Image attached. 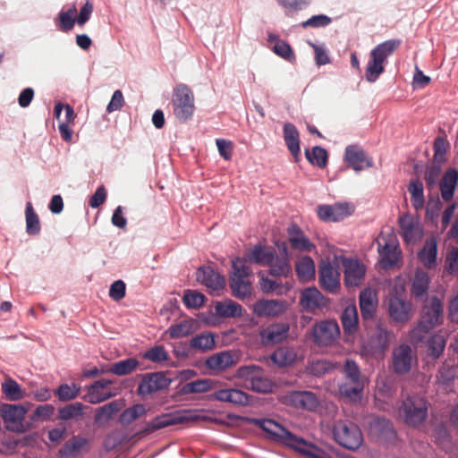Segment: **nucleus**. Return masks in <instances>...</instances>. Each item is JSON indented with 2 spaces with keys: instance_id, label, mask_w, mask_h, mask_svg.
I'll list each match as a JSON object with an SVG mask.
<instances>
[{
  "instance_id": "obj_19",
  "label": "nucleus",
  "mask_w": 458,
  "mask_h": 458,
  "mask_svg": "<svg viewBox=\"0 0 458 458\" xmlns=\"http://www.w3.org/2000/svg\"><path fill=\"white\" fill-rule=\"evenodd\" d=\"M340 330L335 321H321L313 327V337L317 344L328 345L339 335Z\"/></svg>"
},
{
  "instance_id": "obj_23",
  "label": "nucleus",
  "mask_w": 458,
  "mask_h": 458,
  "mask_svg": "<svg viewBox=\"0 0 458 458\" xmlns=\"http://www.w3.org/2000/svg\"><path fill=\"white\" fill-rule=\"evenodd\" d=\"M288 308L286 301L260 300L254 305V311L259 317H278Z\"/></svg>"
},
{
  "instance_id": "obj_15",
  "label": "nucleus",
  "mask_w": 458,
  "mask_h": 458,
  "mask_svg": "<svg viewBox=\"0 0 458 458\" xmlns=\"http://www.w3.org/2000/svg\"><path fill=\"white\" fill-rule=\"evenodd\" d=\"M290 326L286 322H277L268 325L260 333V339L264 345L279 344L288 337Z\"/></svg>"
},
{
  "instance_id": "obj_28",
  "label": "nucleus",
  "mask_w": 458,
  "mask_h": 458,
  "mask_svg": "<svg viewBox=\"0 0 458 458\" xmlns=\"http://www.w3.org/2000/svg\"><path fill=\"white\" fill-rule=\"evenodd\" d=\"M360 309L361 317L364 320L371 319L376 312L377 299L376 293L371 289H365L360 292Z\"/></svg>"
},
{
  "instance_id": "obj_26",
  "label": "nucleus",
  "mask_w": 458,
  "mask_h": 458,
  "mask_svg": "<svg viewBox=\"0 0 458 458\" xmlns=\"http://www.w3.org/2000/svg\"><path fill=\"white\" fill-rule=\"evenodd\" d=\"M214 399L227 402L235 405L246 406L250 403V396L245 392L234 388H224L214 392Z\"/></svg>"
},
{
  "instance_id": "obj_3",
  "label": "nucleus",
  "mask_w": 458,
  "mask_h": 458,
  "mask_svg": "<svg viewBox=\"0 0 458 458\" xmlns=\"http://www.w3.org/2000/svg\"><path fill=\"white\" fill-rule=\"evenodd\" d=\"M253 272L246 260L242 258H236L233 260V271L229 277V284L232 294L243 300L250 297L252 293Z\"/></svg>"
},
{
  "instance_id": "obj_21",
  "label": "nucleus",
  "mask_w": 458,
  "mask_h": 458,
  "mask_svg": "<svg viewBox=\"0 0 458 458\" xmlns=\"http://www.w3.org/2000/svg\"><path fill=\"white\" fill-rule=\"evenodd\" d=\"M112 384V380L106 378L95 381L88 388V392L85 396L86 401L96 404L111 398L114 396V394L110 390Z\"/></svg>"
},
{
  "instance_id": "obj_6",
  "label": "nucleus",
  "mask_w": 458,
  "mask_h": 458,
  "mask_svg": "<svg viewBox=\"0 0 458 458\" xmlns=\"http://www.w3.org/2000/svg\"><path fill=\"white\" fill-rule=\"evenodd\" d=\"M335 441L342 446L355 450L362 444V434L359 427L347 420L337 421L333 428Z\"/></svg>"
},
{
  "instance_id": "obj_44",
  "label": "nucleus",
  "mask_w": 458,
  "mask_h": 458,
  "mask_svg": "<svg viewBox=\"0 0 458 458\" xmlns=\"http://www.w3.org/2000/svg\"><path fill=\"white\" fill-rule=\"evenodd\" d=\"M190 346L202 352L212 350L216 346L215 335L210 332L201 333L191 338Z\"/></svg>"
},
{
  "instance_id": "obj_38",
  "label": "nucleus",
  "mask_w": 458,
  "mask_h": 458,
  "mask_svg": "<svg viewBox=\"0 0 458 458\" xmlns=\"http://www.w3.org/2000/svg\"><path fill=\"white\" fill-rule=\"evenodd\" d=\"M446 344L445 338L439 334H435L426 341V353L428 358L436 360L443 354Z\"/></svg>"
},
{
  "instance_id": "obj_20",
  "label": "nucleus",
  "mask_w": 458,
  "mask_h": 458,
  "mask_svg": "<svg viewBox=\"0 0 458 458\" xmlns=\"http://www.w3.org/2000/svg\"><path fill=\"white\" fill-rule=\"evenodd\" d=\"M401 235L407 243H415L423 236V228L420 223L409 215L399 218Z\"/></svg>"
},
{
  "instance_id": "obj_14",
  "label": "nucleus",
  "mask_w": 458,
  "mask_h": 458,
  "mask_svg": "<svg viewBox=\"0 0 458 458\" xmlns=\"http://www.w3.org/2000/svg\"><path fill=\"white\" fill-rule=\"evenodd\" d=\"M353 211V206L348 203L321 205L318 208V216L323 221L337 222L351 216Z\"/></svg>"
},
{
  "instance_id": "obj_43",
  "label": "nucleus",
  "mask_w": 458,
  "mask_h": 458,
  "mask_svg": "<svg viewBox=\"0 0 458 458\" xmlns=\"http://www.w3.org/2000/svg\"><path fill=\"white\" fill-rule=\"evenodd\" d=\"M297 359V352L293 347L282 346L271 355V360L280 367L292 364Z\"/></svg>"
},
{
  "instance_id": "obj_25",
  "label": "nucleus",
  "mask_w": 458,
  "mask_h": 458,
  "mask_svg": "<svg viewBox=\"0 0 458 458\" xmlns=\"http://www.w3.org/2000/svg\"><path fill=\"white\" fill-rule=\"evenodd\" d=\"M344 282L347 286H358L365 276V268L358 260L346 259L343 261Z\"/></svg>"
},
{
  "instance_id": "obj_5",
  "label": "nucleus",
  "mask_w": 458,
  "mask_h": 458,
  "mask_svg": "<svg viewBox=\"0 0 458 458\" xmlns=\"http://www.w3.org/2000/svg\"><path fill=\"white\" fill-rule=\"evenodd\" d=\"M399 414L406 425L417 428L428 418V403L420 396H408L403 401L399 408Z\"/></svg>"
},
{
  "instance_id": "obj_31",
  "label": "nucleus",
  "mask_w": 458,
  "mask_h": 458,
  "mask_svg": "<svg viewBox=\"0 0 458 458\" xmlns=\"http://www.w3.org/2000/svg\"><path fill=\"white\" fill-rule=\"evenodd\" d=\"M258 276L259 278L260 289L265 293H275L277 295H283L285 294L291 288L290 284H283L278 282L276 279H271L262 271L258 273Z\"/></svg>"
},
{
  "instance_id": "obj_8",
  "label": "nucleus",
  "mask_w": 458,
  "mask_h": 458,
  "mask_svg": "<svg viewBox=\"0 0 458 458\" xmlns=\"http://www.w3.org/2000/svg\"><path fill=\"white\" fill-rule=\"evenodd\" d=\"M416 362L415 352L410 345L402 344L393 350L390 369L397 375H405L411 370Z\"/></svg>"
},
{
  "instance_id": "obj_60",
  "label": "nucleus",
  "mask_w": 458,
  "mask_h": 458,
  "mask_svg": "<svg viewBox=\"0 0 458 458\" xmlns=\"http://www.w3.org/2000/svg\"><path fill=\"white\" fill-rule=\"evenodd\" d=\"M119 406L115 402L109 403L97 409L95 414V421L99 423L104 420H108L114 414L118 412Z\"/></svg>"
},
{
  "instance_id": "obj_36",
  "label": "nucleus",
  "mask_w": 458,
  "mask_h": 458,
  "mask_svg": "<svg viewBox=\"0 0 458 458\" xmlns=\"http://www.w3.org/2000/svg\"><path fill=\"white\" fill-rule=\"evenodd\" d=\"M437 255V242L435 237H429L422 250L419 253V258L425 267L431 268L436 265Z\"/></svg>"
},
{
  "instance_id": "obj_22",
  "label": "nucleus",
  "mask_w": 458,
  "mask_h": 458,
  "mask_svg": "<svg viewBox=\"0 0 458 458\" xmlns=\"http://www.w3.org/2000/svg\"><path fill=\"white\" fill-rule=\"evenodd\" d=\"M287 234L288 242L293 250L301 252H310L316 248L302 230L295 224H292L287 228Z\"/></svg>"
},
{
  "instance_id": "obj_51",
  "label": "nucleus",
  "mask_w": 458,
  "mask_h": 458,
  "mask_svg": "<svg viewBox=\"0 0 458 458\" xmlns=\"http://www.w3.org/2000/svg\"><path fill=\"white\" fill-rule=\"evenodd\" d=\"M26 232L30 235H35L39 233L41 226L38 216L34 211L33 207L30 202H28L26 205Z\"/></svg>"
},
{
  "instance_id": "obj_34",
  "label": "nucleus",
  "mask_w": 458,
  "mask_h": 458,
  "mask_svg": "<svg viewBox=\"0 0 458 458\" xmlns=\"http://www.w3.org/2000/svg\"><path fill=\"white\" fill-rule=\"evenodd\" d=\"M274 252L262 245H255L245 253L243 259L259 265H268L273 261Z\"/></svg>"
},
{
  "instance_id": "obj_57",
  "label": "nucleus",
  "mask_w": 458,
  "mask_h": 458,
  "mask_svg": "<svg viewBox=\"0 0 458 458\" xmlns=\"http://www.w3.org/2000/svg\"><path fill=\"white\" fill-rule=\"evenodd\" d=\"M437 379L443 384H448L458 377V368L445 360L437 373Z\"/></svg>"
},
{
  "instance_id": "obj_58",
  "label": "nucleus",
  "mask_w": 458,
  "mask_h": 458,
  "mask_svg": "<svg viewBox=\"0 0 458 458\" xmlns=\"http://www.w3.org/2000/svg\"><path fill=\"white\" fill-rule=\"evenodd\" d=\"M344 374H345V381L351 383H364V380L360 375V370L357 363L352 360L347 359L344 364Z\"/></svg>"
},
{
  "instance_id": "obj_63",
  "label": "nucleus",
  "mask_w": 458,
  "mask_h": 458,
  "mask_svg": "<svg viewBox=\"0 0 458 458\" xmlns=\"http://www.w3.org/2000/svg\"><path fill=\"white\" fill-rule=\"evenodd\" d=\"M182 301L186 307L191 309H199L204 304L205 296L200 293L187 290L184 293Z\"/></svg>"
},
{
  "instance_id": "obj_41",
  "label": "nucleus",
  "mask_w": 458,
  "mask_h": 458,
  "mask_svg": "<svg viewBox=\"0 0 458 458\" xmlns=\"http://www.w3.org/2000/svg\"><path fill=\"white\" fill-rule=\"evenodd\" d=\"M85 406L81 403L76 402L69 403L58 409L57 419L61 420H79L83 418Z\"/></svg>"
},
{
  "instance_id": "obj_59",
  "label": "nucleus",
  "mask_w": 458,
  "mask_h": 458,
  "mask_svg": "<svg viewBox=\"0 0 458 458\" xmlns=\"http://www.w3.org/2000/svg\"><path fill=\"white\" fill-rule=\"evenodd\" d=\"M211 388L209 380L208 379H198L192 382L185 384L182 388V393L184 394L205 393Z\"/></svg>"
},
{
  "instance_id": "obj_13",
  "label": "nucleus",
  "mask_w": 458,
  "mask_h": 458,
  "mask_svg": "<svg viewBox=\"0 0 458 458\" xmlns=\"http://www.w3.org/2000/svg\"><path fill=\"white\" fill-rule=\"evenodd\" d=\"M344 160L356 172L373 166V158L355 145H350L345 148Z\"/></svg>"
},
{
  "instance_id": "obj_62",
  "label": "nucleus",
  "mask_w": 458,
  "mask_h": 458,
  "mask_svg": "<svg viewBox=\"0 0 458 458\" xmlns=\"http://www.w3.org/2000/svg\"><path fill=\"white\" fill-rule=\"evenodd\" d=\"M250 389L258 393H268L272 391V382L262 376V371L255 378H252V382L249 385Z\"/></svg>"
},
{
  "instance_id": "obj_32",
  "label": "nucleus",
  "mask_w": 458,
  "mask_h": 458,
  "mask_svg": "<svg viewBox=\"0 0 458 458\" xmlns=\"http://www.w3.org/2000/svg\"><path fill=\"white\" fill-rule=\"evenodd\" d=\"M394 334L385 328L381 324H377L370 343L375 352H384L391 343Z\"/></svg>"
},
{
  "instance_id": "obj_64",
  "label": "nucleus",
  "mask_w": 458,
  "mask_h": 458,
  "mask_svg": "<svg viewBox=\"0 0 458 458\" xmlns=\"http://www.w3.org/2000/svg\"><path fill=\"white\" fill-rule=\"evenodd\" d=\"M55 413V406L52 404H44L38 406L31 415L32 420H50Z\"/></svg>"
},
{
  "instance_id": "obj_54",
  "label": "nucleus",
  "mask_w": 458,
  "mask_h": 458,
  "mask_svg": "<svg viewBox=\"0 0 458 458\" xmlns=\"http://www.w3.org/2000/svg\"><path fill=\"white\" fill-rule=\"evenodd\" d=\"M332 369H334V365L325 359L312 360L307 366L309 373L316 377H321Z\"/></svg>"
},
{
  "instance_id": "obj_37",
  "label": "nucleus",
  "mask_w": 458,
  "mask_h": 458,
  "mask_svg": "<svg viewBox=\"0 0 458 458\" xmlns=\"http://www.w3.org/2000/svg\"><path fill=\"white\" fill-rule=\"evenodd\" d=\"M295 271L298 278L302 282H309L315 277V264L309 256L301 258L295 263Z\"/></svg>"
},
{
  "instance_id": "obj_9",
  "label": "nucleus",
  "mask_w": 458,
  "mask_h": 458,
  "mask_svg": "<svg viewBox=\"0 0 458 458\" xmlns=\"http://www.w3.org/2000/svg\"><path fill=\"white\" fill-rule=\"evenodd\" d=\"M197 419L191 411L181 410L171 413H164L157 416L150 420L141 431L142 434H150L156 430L166 428L172 425L182 424L187 421H192Z\"/></svg>"
},
{
  "instance_id": "obj_17",
  "label": "nucleus",
  "mask_w": 458,
  "mask_h": 458,
  "mask_svg": "<svg viewBox=\"0 0 458 458\" xmlns=\"http://www.w3.org/2000/svg\"><path fill=\"white\" fill-rule=\"evenodd\" d=\"M27 410L21 404H3L1 408V416L3 420L7 424H13L15 427L10 428L13 431L21 433L24 431L22 420L25 417Z\"/></svg>"
},
{
  "instance_id": "obj_16",
  "label": "nucleus",
  "mask_w": 458,
  "mask_h": 458,
  "mask_svg": "<svg viewBox=\"0 0 458 458\" xmlns=\"http://www.w3.org/2000/svg\"><path fill=\"white\" fill-rule=\"evenodd\" d=\"M196 279L211 293L219 292L225 286V278L211 267H200L196 272Z\"/></svg>"
},
{
  "instance_id": "obj_35",
  "label": "nucleus",
  "mask_w": 458,
  "mask_h": 458,
  "mask_svg": "<svg viewBox=\"0 0 458 458\" xmlns=\"http://www.w3.org/2000/svg\"><path fill=\"white\" fill-rule=\"evenodd\" d=\"M284 257H274L273 261L269 263V275L272 276H288L292 272V267L287 258V247L285 243H283Z\"/></svg>"
},
{
  "instance_id": "obj_46",
  "label": "nucleus",
  "mask_w": 458,
  "mask_h": 458,
  "mask_svg": "<svg viewBox=\"0 0 458 458\" xmlns=\"http://www.w3.org/2000/svg\"><path fill=\"white\" fill-rule=\"evenodd\" d=\"M1 389L9 401H20L24 397V392L20 385L11 377L2 383Z\"/></svg>"
},
{
  "instance_id": "obj_18",
  "label": "nucleus",
  "mask_w": 458,
  "mask_h": 458,
  "mask_svg": "<svg viewBox=\"0 0 458 458\" xmlns=\"http://www.w3.org/2000/svg\"><path fill=\"white\" fill-rule=\"evenodd\" d=\"M318 273L321 287L329 293H335L340 287V274L337 268L330 262L323 261Z\"/></svg>"
},
{
  "instance_id": "obj_1",
  "label": "nucleus",
  "mask_w": 458,
  "mask_h": 458,
  "mask_svg": "<svg viewBox=\"0 0 458 458\" xmlns=\"http://www.w3.org/2000/svg\"><path fill=\"white\" fill-rule=\"evenodd\" d=\"M249 423L259 427L267 432L274 441L284 444L311 458H333L329 454L315 445L307 442L287 430L282 425L270 419H247Z\"/></svg>"
},
{
  "instance_id": "obj_29",
  "label": "nucleus",
  "mask_w": 458,
  "mask_h": 458,
  "mask_svg": "<svg viewBox=\"0 0 458 458\" xmlns=\"http://www.w3.org/2000/svg\"><path fill=\"white\" fill-rule=\"evenodd\" d=\"M301 306L307 311H315L324 305V297L315 287H309L301 292Z\"/></svg>"
},
{
  "instance_id": "obj_48",
  "label": "nucleus",
  "mask_w": 458,
  "mask_h": 458,
  "mask_svg": "<svg viewBox=\"0 0 458 458\" xmlns=\"http://www.w3.org/2000/svg\"><path fill=\"white\" fill-rule=\"evenodd\" d=\"M195 322L192 319L182 320V322L172 325L167 333L171 338H182L191 335L195 331Z\"/></svg>"
},
{
  "instance_id": "obj_10",
  "label": "nucleus",
  "mask_w": 458,
  "mask_h": 458,
  "mask_svg": "<svg viewBox=\"0 0 458 458\" xmlns=\"http://www.w3.org/2000/svg\"><path fill=\"white\" fill-rule=\"evenodd\" d=\"M172 379L166 377L165 372H152L141 375V381L138 386L137 392L141 396H147L167 389Z\"/></svg>"
},
{
  "instance_id": "obj_7",
  "label": "nucleus",
  "mask_w": 458,
  "mask_h": 458,
  "mask_svg": "<svg viewBox=\"0 0 458 458\" xmlns=\"http://www.w3.org/2000/svg\"><path fill=\"white\" fill-rule=\"evenodd\" d=\"M172 105L175 117L181 122H186L194 112V96L191 89L183 84L178 85L172 98Z\"/></svg>"
},
{
  "instance_id": "obj_12",
  "label": "nucleus",
  "mask_w": 458,
  "mask_h": 458,
  "mask_svg": "<svg viewBox=\"0 0 458 458\" xmlns=\"http://www.w3.org/2000/svg\"><path fill=\"white\" fill-rule=\"evenodd\" d=\"M388 313L395 323L405 324L413 316L412 305L408 301L393 296L388 300Z\"/></svg>"
},
{
  "instance_id": "obj_53",
  "label": "nucleus",
  "mask_w": 458,
  "mask_h": 458,
  "mask_svg": "<svg viewBox=\"0 0 458 458\" xmlns=\"http://www.w3.org/2000/svg\"><path fill=\"white\" fill-rule=\"evenodd\" d=\"M76 13H77L76 6L72 5L66 11H62L59 13L58 27L62 31L67 32V31H70L73 28V26L76 22V19L73 18V16L75 15Z\"/></svg>"
},
{
  "instance_id": "obj_52",
  "label": "nucleus",
  "mask_w": 458,
  "mask_h": 458,
  "mask_svg": "<svg viewBox=\"0 0 458 458\" xmlns=\"http://www.w3.org/2000/svg\"><path fill=\"white\" fill-rule=\"evenodd\" d=\"M363 389L364 383L355 384L345 381L339 386L341 395L351 401H355L359 399L361 395Z\"/></svg>"
},
{
  "instance_id": "obj_24",
  "label": "nucleus",
  "mask_w": 458,
  "mask_h": 458,
  "mask_svg": "<svg viewBox=\"0 0 458 458\" xmlns=\"http://www.w3.org/2000/svg\"><path fill=\"white\" fill-rule=\"evenodd\" d=\"M237 363V356L231 351L215 353L206 360L208 369L214 371L225 370Z\"/></svg>"
},
{
  "instance_id": "obj_4",
  "label": "nucleus",
  "mask_w": 458,
  "mask_h": 458,
  "mask_svg": "<svg viewBox=\"0 0 458 458\" xmlns=\"http://www.w3.org/2000/svg\"><path fill=\"white\" fill-rule=\"evenodd\" d=\"M401 46L400 39H389L378 44L370 52L365 76L368 81L374 82L385 71L384 64Z\"/></svg>"
},
{
  "instance_id": "obj_27",
  "label": "nucleus",
  "mask_w": 458,
  "mask_h": 458,
  "mask_svg": "<svg viewBox=\"0 0 458 458\" xmlns=\"http://www.w3.org/2000/svg\"><path fill=\"white\" fill-rule=\"evenodd\" d=\"M284 140L285 145L293 157L295 161H299L301 157L300 133L293 123H286L283 129Z\"/></svg>"
},
{
  "instance_id": "obj_30",
  "label": "nucleus",
  "mask_w": 458,
  "mask_h": 458,
  "mask_svg": "<svg viewBox=\"0 0 458 458\" xmlns=\"http://www.w3.org/2000/svg\"><path fill=\"white\" fill-rule=\"evenodd\" d=\"M378 253L380 255V263L384 268L394 267L399 260L400 250L394 242H385L382 245L378 242Z\"/></svg>"
},
{
  "instance_id": "obj_11",
  "label": "nucleus",
  "mask_w": 458,
  "mask_h": 458,
  "mask_svg": "<svg viewBox=\"0 0 458 458\" xmlns=\"http://www.w3.org/2000/svg\"><path fill=\"white\" fill-rule=\"evenodd\" d=\"M284 403L298 409L315 410L319 403L316 394L310 391H292L284 396Z\"/></svg>"
},
{
  "instance_id": "obj_2",
  "label": "nucleus",
  "mask_w": 458,
  "mask_h": 458,
  "mask_svg": "<svg viewBox=\"0 0 458 458\" xmlns=\"http://www.w3.org/2000/svg\"><path fill=\"white\" fill-rule=\"evenodd\" d=\"M442 319L443 303L437 296H433L424 304L420 320L411 331V339L412 343L419 344L424 342L427 334L429 333L436 326L441 324Z\"/></svg>"
},
{
  "instance_id": "obj_33",
  "label": "nucleus",
  "mask_w": 458,
  "mask_h": 458,
  "mask_svg": "<svg viewBox=\"0 0 458 458\" xmlns=\"http://www.w3.org/2000/svg\"><path fill=\"white\" fill-rule=\"evenodd\" d=\"M458 181V172L455 169H448L440 181L441 196L445 201H450L454 193Z\"/></svg>"
},
{
  "instance_id": "obj_42",
  "label": "nucleus",
  "mask_w": 458,
  "mask_h": 458,
  "mask_svg": "<svg viewBox=\"0 0 458 458\" xmlns=\"http://www.w3.org/2000/svg\"><path fill=\"white\" fill-rule=\"evenodd\" d=\"M344 330L348 334L355 333L358 329L359 317L355 305L347 306L341 316Z\"/></svg>"
},
{
  "instance_id": "obj_49",
  "label": "nucleus",
  "mask_w": 458,
  "mask_h": 458,
  "mask_svg": "<svg viewBox=\"0 0 458 458\" xmlns=\"http://www.w3.org/2000/svg\"><path fill=\"white\" fill-rule=\"evenodd\" d=\"M305 156L311 165L319 168L326 167L327 164V152L319 146L313 147L311 150L306 149Z\"/></svg>"
},
{
  "instance_id": "obj_50",
  "label": "nucleus",
  "mask_w": 458,
  "mask_h": 458,
  "mask_svg": "<svg viewBox=\"0 0 458 458\" xmlns=\"http://www.w3.org/2000/svg\"><path fill=\"white\" fill-rule=\"evenodd\" d=\"M86 444L87 440L83 437H72L60 449L59 453L61 458H70L71 456L74 455L78 451H80Z\"/></svg>"
},
{
  "instance_id": "obj_56",
  "label": "nucleus",
  "mask_w": 458,
  "mask_h": 458,
  "mask_svg": "<svg viewBox=\"0 0 458 458\" xmlns=\"http://www.w3.org/2000/svg\"><path fill=\"white\" fill-rule=\"evenodd\" d=\"M80 394V387L75 384H62L55 391V395L62 402H68L75 399Z\"/></svg>"
},
{
  "instance_id": "obj_47",
  "label": "nucleus",
  "mask_w": 458,
  "mask_h": 458,
  "mask_svg": "<svg viewBox=\"0 0 458 458\" xmlns=\"http://www.w3.org/2000/svg\"><path fill=\"white\" fill-rule=\"evenodd\" d=\"M140 361L135 358H128L112 364L109 372L117 376H126L136 370Z\"/></svg>"
},
{
  "instance_id": "obj_40",
  "label": "nucleus",
  "mask_w": 458,
  "mask_h": 458,
  "mask_svg": "<svg viewBox=\"0 0 458 458\" xmlns=\"http://www.w3.org/2000/svg\"><path fill=\"white\" fill-rule=\"evenodd\" d=\"M215 311L220 318H240L242 315V307L232 300H226L224 302H216Z\"/></svg>"
},
{
  "instance_id": "obj_45",
  "label": "nucleus",
  "mask_w": 458,
  "mask_h": 458,
  "mask_svg": "<svg viewBox=\"0 0 458 458\" xmlns=\"http://www.w3.org/2000/svg\"><path fill=\"white\" fill-rule=\"evenodd\" d=\"M429 277L424 271H417L411 284V293L416 298H422L428 293L429 287Z\"/></svg>"
},
{
  "instance_id": "obj_39",
  "label": "nucleus",
  "mask_w": 458,
  "mask_h": 458,
  "mask_svg": "<svg viewBox=\"0 0 458 458\" xmlns=\"http://www.w3.org/2000/svg\"><path fill=\"white\" fill-rule=\"evenodd\" d=\"M408 191L411 194V205L416 211L422 210L425 206L423 183L418 180H411L408 185Z\"/></svg>"
},
{
  "instance_id": "obj_55",
  "label": "nucleus",
  "mask_w": 458,
  "mask_h": 458,
  "mask_svg": "<svg viewBox=\"0 0 458 458\" xmlns=\"http://www.w3.org/2000/svg\"><path fill=\"white\" fill-rule=\"evenodd\" d=\"M146 412V409L142 404H135L125 409L120 415V422L123 425H130Z\"/></svg>"
},
{
  "instance_id": "obj_61",
  "label": "nucleus",
  "mask_w": 458,
  "mask_h": 458,
  "mask_svg": "<svg viewBox=\"0 0 458 458\" xmlns=\"http://www.w3.org/2000/svg\"><path fill=\"white\" fill-rule=\"evenodd\" d=\"M143 358L159 363L168 360L169 354L163 345H156L145 352Z\"/></svg>"
}]
</instances>
